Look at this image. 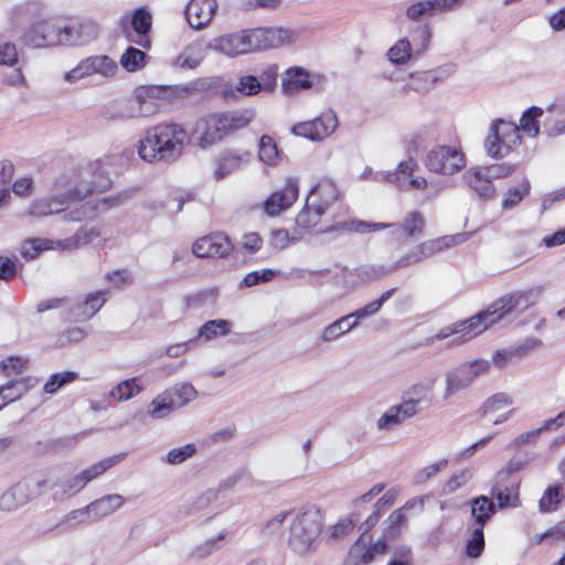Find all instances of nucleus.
I'll list each match as a JSON object with an SVG mask.
<instances>
[{
    "label": "nucleus",
    "mask_w": 565,
    "mask_h": 565,
    "mask_svg": "<svg viewBox=\"0 0 565 565\" xmlns=\"http://www.w3.org/2000/svg\"><path fill=\"white\" fill-rule=\"evenodd\" d=\"M294 32L284 28H256L212 39L207 49L230 57L275 49L292 41Z\"/></svg>",
    "instance_id": "f257e3e1"
},
{
    "label": "nucleus",
    "mask_w": 565,
    "mask_h": 565,
    "mask_svg": "<svg viewBox=\"0 0 565 565\" xmlns=\"http://www.w3.org/2000/svg\"><path fill=\"white\" fill-rule=\"evenodd\" d=\"M188 139V132L181 125L162 122L146 130L138 153L148 162L171 163L181 157Z\"/></svg>",
    "instance_id": "f03ea898"
},
{
    "label": "nucleus",
    "mask_w": 565,
    "mask_h": 565,
    "mask_svg": "<svg viewBox=\"0 0 565 565\" xmlns=\"http://www.w3.org/2000/svg\"><path fill=\"white\" fill-rule=\"evenodd\" d=\"M323 518L319 510L307 509L298 512L290 525L288 544L298 555H305L317 545Z\"/></svg>",
    "instance_id": "7ed1b4c3"
},
{
    "label": "nucleus",
    "mask_w": 565,
    "mask_h": 565,
    "mask_svg": "<svg viewBox=\"0 0 565 565\" xmlns=\"http://www.w3.org/2000/svg\"><path fill=\"white\" fill-rule=\"evenodd\" d=\"M338 199V190L332 182H322L311 188L303 209L296 217V225L301 230H316L321 216L329 205Z\"/></svg>",
    "instance_id": "20e7f679"
},
{
    "label": "nucleus",
    "mask_w": 565,
    "mask_h": 565,
    "mask_svg": "<svg viewBox=\"0 0 565 565\" xmlns=\"http://www.w3.org/2000/svg\"><path fill=\"white\" fill-rule=\"evenodd\" d=\"M491 363L484 359L463 362L448 371L444 398L448 399L458 392L468 388L476 379L484 375L490 370Z\"/></svg>",
    "instance_id": "39448f33"
},
{
    "label": "nucleus",
    "mask_w": 565,
    "mask_h": 565,
    "mask_svg": "<svg viewBox=\"0 0 565 565\" xmlns=\"http://www.w3.org/2000/svg\"><path fill=\"white\" fill-rule=\"evenodd\" d=\"M383 511L374 508V511L369 515L365 522L361 525L363 533L355 541L349 552V558L354 565L360 563L369 564L373 561L376 554H384L387 548L385 541L380 540L375 543H371V537H367L365 533L375 526L383 515Z\"/></svg>",
    "instance_id": "423d86ee"
},
{
    "label": "nucleus",
    "mask_w": 565,
    "mask_h": 565,
    "mask_svg": "<svg viewBox=\"0 0 565 565\" xmlns=\"http://www.w3.org/2000/svg\"><path fill=\"white\" fill-rule=\"evenodd\" d=\"M542 292L543 287L533 286L526 290H518L502 296L490 306V312L495 316L490 323L497 322L511 312H523L537 302Z\"/></svg>",
    "instance_id": "0eeeda50"
},
{
    "label": "nucleus",
    "mask_w": 565,
    "mask_h": 565,
    "mask_svg": "<svg viewBox=\"0 0 565 565\" xmlns=\"http://www.w3.org/2000/svg\"><path fill=\"white\" fill-rule=\"evenodd\" d=\"M46 479L24 478L0 497V509L13 511L33 500L44 488H47Z\"/></svg>",
    "instance_id": "6e6552de"
},
{
    "label": "nucleus",
    "mask_w": 565,
    "mask_h": 565,
    "mask_svg": "<svg viewBox=\"0 0 565 565\" xmlns=\"http://www.w3.org/2000/svg\"><path fill=\"white\" fill-rule=\"evenodd\" d=\"M520 128L504 120H495L491 125L490 135L486 140V149L492 158H503L512 146L520 140Z\"/></svg>",
    "instance_id": "1a4fd4ad"
},
{
    "label": "nucleus",
    "mask_w": 565,
    "mask_h": 565,
    "mask_svg": "<svg viewBox=\"0 0 565 565\" xmlns=\"http://www.w3.org/2000/svg\"><path fill=\"white\" fill-rule=\"evenodd\" d=\"M425 166L431 172L451 175L465 167V158L455 147L438 146L427 152Z\"/></svg>",
    "instance_id": "9d476101"
},
{
    "label": "nucleus",
    "mask_w": 565,
    "mask_h": 565,
    "mask_svg": "<svg viewBox=\"0 0 565 565\" xmlns=\"http://www.w3.org/2000/svg\"><path fill=\"white\" fill-rule=\"evenodd\" d=\"M158 87L139 86L135 94L128 98L118 113L111 118L131 119L140 116H148L156 109Z\"/></svg>",
    "instance_id": "9b49d317"
},
{
    "label": "nucleus",
    "mask_w": 565,
    "mask_h": 565,
    "mask_svg": "<svg viewBox=\"0 0 565 565\" xmlns=\"http://www.w3.org/2000/svg\"><path fill=\"white\" fill-rule=\"evenodd\" d=\"M25 41L35 47L63 45V22L58 19L39 21L25 32Z\"/></svg>",
    "instance_id": "f8f14e48"
},
{
    "label": "nucleus",
    "mask_w": 565,
    "mask_h": 565,
    "mask_svg": "<svg viewBox=\"0 0 565 565\" xmlns=\"http://www.w3.org/2000/svg\"><path fill=\"white\" fill-rule=\"evenodd\" d=\"M92 192L93 189L90 188H86L85 190L77 188L65 194L36 200L30 205L29 212L33 216H47L60 213L68 207L71 201H82Z\"/></svg>",
    "instance_id": "ddd939ff"
},
{
    "label": "nucleus",
    "mask_w": 565,
    "mask_h": 565,
    "mask_svg": "<svg viewBox=\"0 0 565 565\" xmlns=\"http://www.w3.org/2000/svg\"><path fill=\"white\" fill-rule=\"evenodd\" d=\"M337 126L338 118L335 114L328 111L321 114L313 120L295 125L292 132L310 140H322L330 136L335 130Z\"/></svg>",
    "instance_id": "4468645a"
},
{
    "label": "nucleus",
    "mask_w": 565,
    "mask_h": 565,
    "mask_svg": "<svg viewBox=\"0 0 565 565\" xmlns=\"http://www.w3.org/2000/svg\"><path fill=\"white\" fill-rule=\"evenodd\" d=\"M98 24L88 19L73 20L70 23H63V45H85L94 41L98 36Z\"/></svg>",
    "instance_id": "2eb2a0df"
},
{
    "label": "nucleus",
    "mask_w": 565,
    "mask_h": 565,
    "mask_svg": "<svg viewBox=\"0 0 565 565\" xmlns=\"http://www.w3.org/2000/svg\"><path fill=\"white\" fill-rule=\"evenodd\" d=\"M299 195V183L297 179L289 178L286 184L271 193L264 202L265 213L269 216L279 215L282 211L289 209Z\"/></svg>",
    "instance_id": "dca6fc26"
},
{
    "label": "nucleus",
    "mask_w": 565,
    "mask_h": 565,
    "mask_svg": "<svg viewBox=\"0 0 565 565\" xmlns=\"http://www.w3.org/2000/svg\"><path fill=\"white\" fill-rule=\"evenodd\" d=\"M466 0H423L411 4L406 15L411 20L418 21L425 17H434L461 8Z\"/></svg>",
    "instance_id": "f3484780"
},
{
    "label": "nucleus",
    "mask_w": 565,
    "mask_h": 565,
    "mask_svg": "<svg viewBox=\"0 0 565 565\" xmlns=\"http://www.w3.org/2000/svg\"><path fill=\"white\" fill-rule=\"evenodd\" d=\"M230 238L222 233H214L199 238L192 246L193 254L199 258H223L232 250Z\"/></svg>",
    "instance_id": "a211bd4d"
},
{
    "label": "nucleus",
    "mask_w": 565,
    "mask_h": 565,
    "mask_svg": "<svg viewBox=\"0 0 565 565\" xmlns=\"http://www.w3.org/2000/svg\"><path fill=\"white\" fill-rule=\"evenodd\" d=\"M224 134L221 129L216 114L200 118L191 132V139L200 148H207L222 140Z\"/></svg>",
    "instance_id": "6ab92c4d"
},
{
    "label": "nucleus",
    "mask_w": 565,
    "mask_h": 565,
    "mask_svg": "<svg viewBox=\"0 0 565 565\" xmlns=\"http://www.w3.org/2000/svg\"><path fill=\"white\" fill-rule=\"evenodd\" d=\"M494 313L490 312V307L476 316H472L465 320L454 322L456 328L457 338L454 340L456 344H462L468 340L472 339L477 334L481 333L488 326L490 320L494 318Z\"/></svg>",
    "instance_id": "aec40b11"
},
{
    "label": "nucleus",
    "mask_w": 565,
    "mask_h": 565,
    "mask_svg": "<svg viewBox=\"0 0 565 565\" xmlns=\"http://www.w3.org/2000/svg\"><path fill=\"white\" fill-rule=\"evenodd\" d=\"M217 9L216 0H191L185 9V17L191 28H205Z\"/></svg>",
    "instance_id": "412c9836"
},
{
    "label": "nucleus",
    "mask_w": 565,
    "mask_h": 565,
    "mask_svg": "<svg viewBox=\"0 0 565 565\" xmlns=\"http://www.w3.org/2000/svg\"><path fill=\"white\" fill-rule=\"evenodd\" d=\"M490 495L498 501V509L516 508L520 505L519 482L494 479Z\"/></svg>",
    "instance_id": "4be33fe9"
},
{
    "label": "nucleus",
    "mask_w": 565,
    "mask_h": 565,
    "mask_svg": "<svg viewBox=\"0 0 565 565\" xmlns=\"http://www.w3.org/2000/svg\"><path fill=\"white\" fill-rule=\"evenodd\" d=\"M250 157L252 153L247 150H224L216 159L215 178L220 180L238 170Z\"/></svg>",
    "instance_id": "5701e85b"
},
{
    "label": "nucleus",
    "mask_w": 565,
    "mask_h": 565,
    "mask_svg": "<svg viewBox=\"0 0 565 565\" xmlns=\"http://www.w3.org/2000/svg\"><path fill=\"white\" fill-rule=\"evenodd\" d=\"M311 87L309 72L300 66L289 67L281 78V88L285 94H294Z\"/></svg>",
    "instance_id": "b1692460"
},
{
    "label": "nucleus",
    "mask_w": 565,
    "mask_h": 565,
    "mask_svg": "<svg viewBox=\"0 0 565 565\" xmlns=\"http://www.w3.org/2000/svg\"><path fill=\"white\" fill-rule=\"evenodd\" d=\"M125 502L126 499L120 494H107L90 502L87 509L94 520H99L115 513Z\"/></svg>",
    "instance_id": "393cba45"
},
{
    "label": "nucleus",
    "mask_w": 565,
    "mask_h": 565,
    "mask_svg": "<svg viewBox=\"0 0 565 565\" xmlns=\"http://www.w3.org/2000/svg\"><path fill=\"white\" fill-rule=\"evenodd\" d=\"M224 137L246 127L254 118L252 110L216 114Z\"/></svg>",
    "instance_id": "a878e982"
},
{
    "label": "nucleus",
    "mask_w": 565,
    "mask_h": 565,
    "mask_svg": "<svg viewBox=\"0 0 565 565\" xmlns=\"http://www.w3.org/2000/svg\"><path fill=\"white\" fill-rule=\"evenodd\" d=\"M468 185L478 194L482 200H490L494 196L495 188L492 180L484 175L480 169L471 172L468 171L465 175Z\"/></svg>",
    "instance_id": "bb28decb"
},
{
    "label": "nucleus",
    "mask_w": 565,
    "mask_h": 565,
    "mask_svg": "<svg viewBox=\"0 0 565 565\" xmlns=\"http://www.w3.org/2000/svg\"><path fill=\"white\" fill-rule=\"evenodd\" d=\"M132 29L141 36L140 40L135 41L140 46L148 49L150 46V41L147 36L152 25V17L150 12H148L143 8L137 9L131 19Z\"/></svg>",
    "instance_id": "cd10ccee"
},
{
    "label": "nucleus",
    "mask_w": 565,
    "mask_h": 565,
    "mask_svg": "<svg viewBox=\"0 0 565 565\" xmlns=\"http://www.w3.org/2000/svg\"><path fill=\"white\" fill-rule=\"evenodd\" d=\"M497 507L491 499L480 495L471 501V514L477 526L483 527L495 513Z\"/></svg>",
    "instance_id": "c85d7f7f"
},
{
    "label": "nucleus",
    "mask_w": 565,
    "mask_h": 565,
    "mask_svg": "<svg viewBox=\"0 0 565 565\" xmlns=\"http://www.w3.org/2000/svg\"><path fill=\"white\" fill-rule=\"evenodd\" d=\"M84 63L88 71L89 76L93 74H99L104 77H111L117 72V64L107 55H96L84 58Z\"/></svg>",
    "instance_id": "c756f323"
},
{
    "label": "nucleus",
    "mask_w": 565,
    "mask_h": 565,
    "mask_svg": "<svg viewBox=\"0 0 565 565\" xmlns=\"http://www.w3.org/2000/svg\"><path fill=\"white\" fill-rule=\"evenodd\" d=\"M358 327L356 322L350 317V313L337 319L334 322L327 326L322 333L321 339L323 342H331L339 339L342 334L348 333Z\"/></svg>",
    "instance_id": "7c9ffc66"
},
{
    "label": "nucleus",
    "mask_w": 565,
    "mask_h": 565,
    "mask_svg": "<svg viewBox=\"0 0 565 565\" xmlns=\"http://www.w3.org/2000/svg\"><path fill=\"white\" fill-rule=\"evenodd\" d=\"M415 168L416 162L413 159H408L401 162L395 172L383 175V179L388 183L395 184L399 190L407 191V181L412 177Z\"/></svg>",
    "instance_id": "2f4dec72"
},
{
    "label": "nucleus",
    "mask_w": 565,
    "mask_h": 565,
    "mask_svg": "<svg viewBox=\"0 0 565 565\" xmlns=\"http://www.w3.org/2000/svg\"><path fill=\"white\" fill-rule=\"evenodd\" d=\"M262 90L260 81L254 75H243L239 77L237 84L233 88L232 86H225L223 95L225 97L234 95V92L239 93L244 96H255Z\"/></svg>",
    "instance_id": "473e14b6"
},
{
    "label": "nucleus",
    "mask_w": 565,
    "mask_h": 565,
    "mask_svg": "<svg viewBox=\"0 0 565 565\" xmlns=\"http://www.w3.org/2000/svg\"><path fill=\"white\" fill-rule=\"evenodd\" d=\"M105 301L106 299L104 298V292L98 291L95 294H89L84 302H81L76 306L74 316L82 320L89 319L97 313Z\"/></svg>",
    "instance_id": "72a5a7b5"
},
{
    "label": "nucleus",
    "mask_w": 565,
    "mask_h": 565,
    "mask_svg": "<svg viewBox=\"0 0 565 565\" xmlns=\"http://www.w3.org/2000/svg\"><path fill=\"white\" fill-rule=\"evenodd\" d=\"M175 409L178 407L174 404V398L164 391L150 403L148 414L154 419H161L168 417Z\"/></svg>",
    "instance_id": "f704fd0d"
},
{
    "label": "nucleus",
    "mask_w": 565,
    "mask_h": 565,
    "mask_svg": "<svg viewBox=\"0 0 565 565\" xmlns=\"http://www.w3.org/2000/svg\"><path fill=\"white\" fill-rule=\"evenodd\" d=\"M125 454H120L105 458L81 471V475L83 476L85 482L88 483L94 479L98 478L99 476H102L103 473H105L111 467L119 463L125 458Z\"/></svg>",
    "instance_id": "c9c22d12"
},
{
    "label": "nucleus",
    "mask_w": 565,
    "mask_h": 565,
    "mask_svg": "<svg viewBox=\"0 0 565 565\" xmlns=\"http://www.w3.org/2000/svg\"><path fill=\"white\" fill-rule=\"evenodd\" d=\"M530 190V181L526 178H523L516 186L508 189L502 201V209L512 210L515 207L525 196L529 195Z\"/></svg>",
    "instance_id": "e433bc0d"
},
{
    "label": "nucleus",
    "mask_w": 565,
    "mask_h": 565,
    "mask_svg": "<svg viewBox=\"0 0 565 565\" xmlns=\"http://www.w3.org/2000/svg\"><path fill=\"white\" fill-rule=\"evenodd\" d=\"M435 386V380H428L426 382H418L413 384L406 392L405 395L418 404L427 402L428 405L433 404V390Z\"/></svg>",
    "instance_id": "4c0bfd02"
},
{
    "label": "nucleus",
    "mask_w": 565,
    "mask_h": 565,
    "mask_svg": "<svg viewBox=\"0 0 565 565\" xmlns=\"http://www.w3.org/2000/svg\"><path fill=\"white\" fill-rule=\"evenodd\" d=\"M259 160L268 166H275L280 160L276 142L270 136L264 135L259 140Z\"/></svg>",
    "instance_id": "58836bf2"
},
{
    "label": "nucleus",
    "mask_w": 565,
    "mask_h": 565,
    "mask_svg": "<svg viewBox=\"0 0 565 565\" xmlns=\"http://www.w3.org/2000/svg\"><path fill=\"white\" fill-rule=\"evenodd\" d=\"M231 330V322L223 319L209 320L199 329V338L210 341L217 335H226Z\"/></svg>",
    "instance_id": "ea45409f"
},
{
    "label": "nucleus",
    "mask_w": 565,
    "mask_h": 565,
    "mask_svg": "<svg viewBox=\"0 0 565 565\" xmlns=\"http://www.w3.org/2000/svg\"><path fill=\"white\" fill-rule=\"evenodd\" d=\"M426 221L419 211L411 212L403 221L402 230L407 237L418 238L424 234Z\"/></svg>",
    "instance_id": "a19ab883"
},
{
    "label": "nucleus",
    "mask_w": 565,
    "mask_h": 565,
    "mask_svg": "<svg viewBox=\"0 0 565 565\" xmlns=\"http://www.w3.org/2000/svg\"><path fill=\"white\" fill-rule=\"evenodd\" d=\"M166 393H170V396L174 398V404L178 408L185 406L198 396V391L190 383L177 384L172 388L167 390Z\"/></svg>",
    "instance_id": "79ce46f5"
},
{
    "label": "nucleus",
    "mask_w": 565,
    "mask_h": 565,
    "mask_svg": "<svg viewBox=\"0 0 565 565\" xmlns=\"http://www.w3.org/2000/svg\"><path fill=\"white\" fill-rule=\"evenodd\" d=\"M146 53L134 46H129L121 55L120 64L128 72H135L145 66Z\"/></svg>",
    "instance_id": "37998d69"
},
{
    "label": "nucleus",
    "mask_w": 565,
    "mask_h": 565,
    "mask_svg": "<svg viewBox=\"0 0 565 565\" xmlns=\"http://www.w3.org/2000/svg\"><path fill=\"white\" fill-rule=\"evenodd\" d=\"M77 377L78 374L74 371L54 373L49 377V380L44 384L43 390L47 394H54L64 385L74 382Z\"/></svg>",
    "instance_id": "c03bdc74"
},
{
    "label": "nucleus",
    "mask_w": 565,
    "mask_h": 565,
    "mask_svg": "<svg viewBox=\"0 0 565 565\" xmlns=\"http://www.w3.org/2000/svg\"><path fill=\"white\" fill-rule=\"evenodd\" d=\"M141 387L136 384V379L125 380L110 391V396L118 402L128 401L138 394Z\"/></svg>",
    "instance_id": "a18cd8bd"
},
{
    "label": "nucleus",
    "mask_w": 565,
    "mask_h": 565,
    "mask_svg": "<svg viewBox=\"0 0 565 565\" xmlns=\"http://www.w3.org/2000/svg\"><path fill=\"white\" fill-rule=\"evenodd\" d=\"M561 502V486H551L548 487L542 498L539 501V509L541 512H552L557 509L558 503Z\"/></svg>",
    "instance_id": "49530a36"
},
{
    "label": "nucleus",
    "mask_w": 565,
    "mask_h": 565,
    "mask_svg": "<svg viewBox=\"0 0 565 565\" xmlns=\"http://www.w3.org/2000/svg\"><path fill=\"white\" fill-rule=\"evenodd\" d=\"M196 454V447L194 444H186L184 446L172 448L162 461L169 465H180L185 460L192 458Z\"/></svg>",
    "instance_id": "de8ad7c7"
},
{
    "label": "nucleus",
    "mask_w": 565,
    "mask_h": 565,
    "mask_svg": "<svg viewBox=\"0 0 565 565\" xmlns=\"http://www.w3.org/2000/svg\"><path fill=\"white\" fill-rule=\"evenodd\" d=\"M13 172L14 167L11 161L0 162V206L10 198V190L7 185L13 177Z\"/></svg>",
    "instance_id": "09e8293b"
},
{
    "label": "nucleus",
    "mask_w": 565,
    "mask_h": 565,
    "mask_svg": "<svg viewBox=\"0 0 565 565\" xmlns=\"http://www.w3.org/2000/svg\"><path fill=\"white\" fill-rule=\"evenodd\" d=\"M543 115V109L536 106L525 110L520 119L521 129L536 136L540 131L536 119Z\"/></svg>",
    "instance_id": "8fccbe9b"
},
{
    "label": "nucleus",
    "mask_w": 565,
    "mask_h": 565,
    "mask_svg": "<svg viewBox=\"0 0 565 565\" xmlns=\"http://www.w3.org/2000/svg\"><path fill=\"white\" fill-rule=\"evenodd\" d=\"M86 482L83 478V476L79 473L65 479L60 484L61 490V498L62 499H70L77 494L81 490H83L86 487Z\"/></svg>",
    "instance_id": "3c124183"
},
{
    "label": "nucleus",
    "mask_w": 565,
    "mask_h": 565,
    "mask_svg": "<svg viewBox=\"0 0 565 565\" xmlns=\"http://www.w3.org/2000/svg\"><path fill=\"white\" fill-rule=\"evenodd\" d=\"M484 548L483 527L476 526L472 530L471 537L466 545V553L471 558H477L481 555Z\"/></svg>",
    "instance_id": "603ef678"
},
{
    "label": "nucleus",
    "mask_w": 565,
    "mask_h": 565,
    "mask_svg": "<svg viewBox=\"0 0 565 565\" xmlns=\"http://www.w3.org/2000/svg\"><path fill=\"white\" fill-rule=\"evenodd\" d=\"M412 46L407 39L399 40L394 46H392L387 56L394 64H404L411 57Z\"/></svg>",
    "instance_id": "864d4df0"
},
{
    "label": "nucleus",
    "mask_w": 565,
    "mask_h": 565,
    "mask_svg": "<svg viewBox=\"0 0 565 565\" xmlns=\"http://www.w3.org/2000/svg\"><path fill=\"white\" fill-rule=\"evenodd\" d=\"M454 241L452 237L445 236L443 238L427 241L415 246L420 256V259L427 258L437 252L443 250L445 246H449V242Z\"/></svg>",
    "instance_id": "5fc2aeb1"
},
{
    "label": "nucleus",
    "mask_w": 565,
    "mask_h": 565,
    "mask_svg": "<svg viewBox=\"0 0 565 565\" xmlns=\"http://www.w3.org/2000/svg\"><path fill=\"white\" fill-rule=\"evenodd\" d=\"M131 191H121L115 195H109L100 199L96 205H94L95 210L100 212H106L114 207H118L122 205L131 196Z\"/></svg>",
    "instance_id": "6e6d98bb"
},
{
    "label": "nucleus",
    "mask_w": 565,
    "mask_h": 565,
    "mask_svg": "<svg viewBox=\"0 0 565 565\" xmlns=\"http://www.w3.org/2000/svg\"><path fill=\"white\" fill-rule=\"evenodd\" d=\"M223 539L224 534H220L216 539L207 540L204 543L195 546L191 552V557L198 561L206 558L220 548L218 542Z\"/></svg>",
    "instance_id": "4d7b16f0"
},
{
    "label": "nucleus",
    "mask_w": 565,
    "mask_h": 565,
    "mask_svg": "<svg viewBox=\"0 0 565 565\" xmlns=\"http://www.w3.org/2000/svg\"><path fill=\"white\" fill-rule=\"evenodd\" d=\"M360 521V513L352 512L348 519L340 520L331 530V537L339 539L350 533Z\"/></svg>",
    "instance_id": "13d9d810"
},
{
    "label": "nucleus",
    "mask_w": 565,
    "mask_h": 565,
    "mask_svg": "<svg viewBox=\"0 0 565 565\" xmlns=\"http://www.w3.org/2000/svg\"><path fill=\"white\" fill-rule=\"evenodd\" d=\"M278 66L276 64L267 65L260 73L258 79L260 81L262 90L271 93L277 85Z\"/></svg>",
    "instance_id": "bf43d9fd"
},
{
    "label": "nucleus",
    "mask_w": 565,
    "mask_h": 565,
    "mask_svg": "<svg viewBox=\"0 0 565 565\" xmlns=\"http://www.w3.org/2000/svg\"><path fill=\"white\" fill-rule=\"evenodd\" d=\"M516 169L515 164L511 163H500V164H491L489 167L481 168L480 170L484 172L489 179L498 180L510 177Z\"/></svg>",
    "instance_id": "052dcab7"
},
{
    "label": "nucleus",
    "mask_w": 565,
    "mask_h": 565,
    "mask_svg": "<svg viewBox=\"0 0 565 565\" xmlns=\"http://www.w3.org/2000/svg\"><path fill=\"white\" fill-rule=\"evenodd\" d=\"M403 422L395 406H391L376 422L379 430H391Z\"/></svg>",
    "instance_id": "680f3d73"
},
{
    "label": "nucleus",
    "mask_w": 565,
    "mask_h": 565,
    "mask_svg": "<svg viewBox=\"0 0 565 565\" xmlns=\"http://www.w3.org/2000/svg\"><path fill=\"white\" fill-rule=\"evenodd\" d=\"M275 276H276V271H274L273 269L265 268L262 270H255V271L247 274L244 277L241 286L247 287V288L254 287L260 282L270 281Z\"/></svg>",
    "instance_id": "e2e57ef3"
},
{
    "label": "nucleus",
    "mask_w": 565,
    "mask_h": 565,
    "mask_svg": "<svg viewBox=\"0 0 565 565\" xmlns=\"http://www.w3.org/2000/svg\"><path fill=\"white\" fill-rule=\"evenodd\" d=\"M300 239V236L291 235L287 230L279 228L271 232L270 244L277 249H284L289 244H294Z\"/></svg>",
    "instance_id": "0e129e2a"
},
{
    "label": "nucleus",
    "mask_w": 565,
    "mask_h": 565,
    "mask_svg": "<svg viewBox=\"0 0 565 565\" xmlns=\"http://www.w3.org/2000/svg\"><path fill=\"white\" fill-rule=\"evenodd\" d=\"M512 404L511 397L507 393H497L489 397L483 404V414L497 412L502 407L510 406Z\"/></svg>",
    "instance_id": "69168bd1"
},
{
    "label": "nucleus",
    "mask_w": 565,
    "mask_h": 565,
    "mask_svg": "<svg viewBox=\"0 0 565 565\" xmlns=\"http://www.w3.org/2000/svg\"><path fill=\"white\" fill-rule=\"evenodd\" d=\"M24 392V385L21 382H9L0 386V397L3 401L2 405L15 401L21 397Z\"/></svg>",
    "instance_id": "338daca9"
},
{
    "label": "nucleus",
    "mask_w": 565,
    "mask_h": 565,
    "mask_svg": "<svg viewBox=\"0 0 565 565\" xmlns=\"http://www.w3.org/2000/svg\"><path fill=\"white\" fill-rule=\"evenodd\" d=\"M415 505V501L411 500L405 503V505L401 509L394 510L388 519V530L390 531H397L406 521L405 510H409Z\"/></svg>",
    "instance_id": "774afa93"
}]
</instances>
